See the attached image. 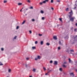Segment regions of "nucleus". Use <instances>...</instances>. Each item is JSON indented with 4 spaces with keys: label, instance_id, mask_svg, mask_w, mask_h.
<instances>
[{
    "label": "nucleus",
    "instance_id": "obj_25",
    "mask_svg": "<svg viewBox=\"0 0 77 77\" xmlns=\"http://www.w3.org/2000/svg\"><path fill=\"white\" fill-rule=\"evenodd\" d=\"M63 67H64V68H65L66 67V66H65V65H63Z\"/></svg>",
    "mask_w": 77,
    "mask_h": 77
},
{
    "label": "nucleus",
    "instance_id": "obj_16",
    "mask_svg": "<svg viewBox=\"0 0 77 77\" xmlns=\"http://www.w3.org/2000/svg\"><path fill=\"white\" fill-rule=\"evenodd\" d=\"M50 71H51V70L50 71H49L47 73H45V75H48V73L50 72Z\"/></svg>",
    "mask_w": 77,
    "mask_h": 77
},
{
    "label": "nucleus",
    "instance_id": "obj_52",
    "mask_svg": "<svg viewBox=\"0 0 77 77\" xmlns=\"http://www.w3.org/2000/svg\"><path fill=\"white\" fill-rule=\"evenodd\" d=\"M29 77H32V76H30Z\"/></svg>",
    "mask_w": 77,
    "mask_h": 77
},
{
    "label": "nucleus",
    "instance_id": "obj_8",
    "mask_svg": "<svg viewBox=\"0 0 77 77\" xmlns=\"http://www.w3.org/2000/svg\"><path fill=\"white\" fill-rule=\"evenodd\" d=\"M22 3H18V5L19 6H21V5H22Z\"/></svg>",
    "mask_w": 77,
    "mask_h": 77
},
{
    "label": "nucleus",
    "instance_id": "obj_14",
    "mask_svg": "<svg viewBox=\"0 0 77 77\" xmlns=\"http://www.w3.org/2000/svg\"><path fill=\"white\" fill-rule=\"evenodd\" d=\"M69 10V9L68 8H67L66 9V11H68V10Z\"/></svg>",
    "mask_w": 77,
    "mask_h": 77
},
{
    "label": "nucleus",
    "instance_id": "obj_49",
    "mask_svg": "<svg viewBox=\"0 0 77 77\" xmlns=\"http://www.w3.org/2000/svg\"><path fill=\"white\" fill-rule=\"evenodd\" d=\"M22 9H22L20 11V12H21V11H22Z\"/></svg>",
    "mask_w": 77,
    "mask_h": 77
},
{
    "label": "nucleus",
    "instance_id": "obj_50",
    "mask_svg": "<svg viewBox=\"0 0 77 77\" xmlns=\"http://www.w3.org/2000/svg\"><path fill=\"white\" fill-rule=\"evenodd\" d=\"M75 26H77V23L75 24Z\"/></svg>",
    "mask_w": 77,
    "mask_h": 77
},
{
    "label": "nucleus",
    "instance_id": "obj_13",
    "mask_svg": "<svg viewBox=\"0 0 77 77\" xmlns=\"http://www.w3.org/2000/svg\"><path fill=\"white\" fill-rule=\"evenodd\" d=\"M33 71V72H35L36 71V69H34L33 70H32Z\"/></svg>",
    "mask_w": 77,
    "mask_h": 77
},
{
    "label": "nucleus",
    "instance_id": "obj_30",
    "mask_svg": "<svg viewBox=\"0 0 77 77\" xmlns=\"http://www.w3.org/2000/svg\"><path fill=\"white\" fill-rule=\"evenodd\" d=\"M51 3H53V0H51Z\"/></svg>",
    "mask_w": 77,
    "mask_h": 77
},
{
    "label": "nucleus",
    "instance_id": "obj_3",
    "mask_svg": "<svg viewBox=\"0 0 77 77\" xmlns=\"http://www.w3.org/2000/svg\"><path fill=\"white\" fill-rule=\"evenodd\" d=\"M53 38L54 39H55V40H57V36H53Z\"/></svg>",
    "mask_w": 77,
    "mask_h": 77
},
{
    "label": "nucleus",
    "instance_id": "obj_1",
    "mask_svg": "<svg viewBox=\"0 0 77 77\" xmlns=\"http://www.w3.org/2000/svg\"><path fill=\"white\" fill-rule=\"evenodd\" d=\"M69 13L70 14L69 17V18H70L72 17V14H73V13H72V10H71V12H69Z\"/></svg>",
    "mask_w": 77,
    "mask_h": 77
},
{
    "label": "nucleus",
    "instance_id": "obj_26",
    "mask_svg": "<svg viewBox=\"0 0 77 77\" xmlns=\"http://www.w3.org/2000/svg\"><path fill=\"white\" fill-rule=\"evenodd\" d=\"M42 20H44V19H45V18H44V17H42Z\"/></svg>",
    "mask_w": 77,
    "mask_h": 77
},
{
    "label": "nucleus",
    "instance_id": "obj_38",
    "mask_svg": "<svg viewBox=\"0 0 77 77\" xmlns=\"http://www.w3.org/2000/svg\"><path fill=\"white\" fill-rule=\"evenodd\" d=\"M17 38V36H15L14 37V39H16Z\"/></svg>",
    "mask_w": 77,
    "mask_h": 77
},
{
    "label": "nucleus",
    "instance_id": "obj_20",
    "mask_svg": "<svg viewBox=\"0 0 77 77\" xmlns=\"http://www.w3.org/2000/svg\"><path fill=\"white\" fill-rule=\"evenodd\" d=\"M26 22V21H24L22 23V24H24V23H25V22Z\"/></svg>",
    "mask_w": 77,
    "mask_h": 77
},
{
    "label": "nucleus",
    "instance_id": "obj_46",
    "mask_svg": "<svg viewBox=\"0 0 77 77\" xmlns=\"http://www.w3.org/2000/svg\"><path fill=\"white\" fill-rule=\"evenodd\" d=\"M51 9L52 10H54V8L53 7L51 8Z\"/></svg>",
    "mask_w": 77,
    "mask_h": 77
},
{
    "label": "nucleus",
    "instance_id": "obj_17",
    "mask_svg": "<svg viewBox=\"0 0 77 77\" xmlns=\"http://www.w3.org/2000/svg\"><path fill=\"white\" fill-rule=\"evenodd\" d=\"M46 45H50V43H46Z\"/></svg>",
    "mask_w": 77,
    "mask_h": 77
},
{
    "label": "nucleus",
    "instance_id": "obj_12",
    "mask_svg": "<svg viewBox=\"0 0 77 77\" xmlns=\"http://www.w3.org/2000/svg\"><path fill=\"white\" fill-rule=\"evenodd\" d=\"M26 1L28 3H30V0H27Z\"/></svg>",
    "mask_w": 77,
    "mask_h": 77
},
{
    "label": "nucleus",
    "instance_id": "obj_58",
    "mask_svg": "<svg viewBox=\"0 0 77 77\" xmlns=\"http://www.w3.org/2000/svg\"><path fill=\"white\" fill-rule=\"evenodd\" d=\"M76 2H77V1H76Z\"/></svg>",
    "mask_w": 77,
    "mask_h": 77
},
{
    "label": "nucleus",
    "instance_id": "obj_36",
    "mask_svg": "<svg viewBox=\"0 0 77 77\" xmlns=\"http://www.w3.org/2000/svg\"><path fill=\"white\" fill-rule=\"evenodd\" d=\"M19 29V26H17V28H16V29Z\"/></svg>",
    "mask_w": 77,
    "mask_h": 77
},
{
    "label": "nucleus",
    "instance_id": "obj_27",
    "mask_svg": "<svg viewBox=\"0 0 77 77\" xmlns=\"http://www.w3.org/2000/svg\"><path fill=\"white\" fill-rule=\"evenodd\" d=\"M43 69L44 70V71H46V69H45V67H43Z\"/></svg>",
    "mask_w": 77,
    "mask_h": 77
},
{
    "label": "nucleus",
    "instance_id": "obj_47",
    "mask_svg": "<svg viewBox=\"0 0 77 77\" xmlns=\"http://www.w3.org/2000/svg\"><path fill=\"white\" fill-rule=\"evenodd\" d=\"M32 21H35V20L34 19H32Z\"/></svg>",
    "mask_w": 77,
    "mask_h": 77
},
{
    "label": "nucleus",
    "instance_id": "obj_40",
    "mask_svg": "<svg viewBox=\"0 0 77 77\" xmlns=\"http://www.w3.org/2000/svg\"><path fill=\"white\" fill-rule=\"evenodd\" d=\"M57 2H60V0H57Z\"/></svg>",
    "mask_w": 77,
    "mask_h": 77
},
{
    "label": "nucleus",
    "instance_id": "obj_51",
    "mask_svg": "<svg viewBox=\"0 0 77 77\" xmlns=\"http://www.w3.org/2000/svg\"><path fill=\"white\" fill-rule=\"evenodd\" d=\"M26 11H27V10H28V9L26 8Z\"/></svg>",
    "mask_w": 77,
    "mask_h": 77
},
{
    "label": "nucleus",
    "instance_id": "obj_28",
    "mask_svg": "<svg viewBox=\"0 0 77 77\" xmlns=\"http://www.w3.org/2000/svg\"><path fill=\"white\" fill-rule=\"evenodd\" d=\"M59 70L60 71H62V68H60Z\"/></svg>",
    "mask_w": 77,
    "mask_h": 77
},
{
    "label": "nucleus",
    "instance_id": "obj_53",
    "mask_svg": "<svg viewBox=\"0 0 77 77\" xmlns=\"http://www.w3.org/2000/svg\"><path fill=\"white\" fill-rule=\"evenodd\" d=\"M75 71H76V72H77V69H76L75 70Z\"/></svg>",
    "mask_w": 77,
    "mask_h": 77
},
{
    "label": "nucleus",
    "instance_id": "obj_29",
    "mask_svg": "<svg viewBox=\"0 0 77 77\" xmlns=\"http://www.w3.org/2000/svg\"><path fill=\"white\" fill-rule=\"evenodd\" d=\"M29 9H33V8L32 7H30L29 8Z\"/></svg>",
    "mask_w": 77,
    "mask_h": 77
},
{
    "label": "nucleus",
    "instance_id": "obj_19",
    "mask_svg": "<svg viewBox=\"0 0 77 77\" xmlns=\"http://www.w3.org/2000/svg\"><path fill=\"white\" fill-rule=\"evenodd\" d=\"M29 33H30V34H31L32 33V31H31V30H29Z\"/></svg>",
    "mask_w": 77,
    "mask_h": 77
},
{
    "label": "nucleus",
    "instance_id": "obj_10",
    "mask_svg": "<svg viewBox=\"0 0 77 77\" xmlns=\"http://www.w3.org/2000/svg\"><path fill=\"white\" fill-rule=\"evenodd\" d=\"M44 43V42H43V41H42L41 42L40 44L41 45H43V43Z\"/></svg>",
    "mask_w": 77,
    "mask_h": 77
},
{
    "label": "nucleus",
    "instance_id": "obj_24",
    "mask_svg": "<svg viewBox=\"0 0 77 77\" xmlns=\"http://www.w3.org/2000/svg\"><path fill=\"white\" fill-rule=\"evenodd\" d=\"M35 44H38V42L37 41H36L35 42Z\"/></svg>",
    "mask_w": 77,
    "mask_h": 77
},
{
    "label": "nucleus",
    "instance_id": "obj_21",
    "mask_svg": "<svg viewBox=\"0 0 77 77\" xmlns=\"http://www.w3.org/2000/svg\"><path fill=\"white\" fill-rule=\"evenodd\" d=\"M38 35H39V36H42V34H39Z\"/></svg>",
    "mask_w": 77,
    "mask_h": 77
},
{
    "label": "nucleus",
    "instance_id": "obj_4",
    "mask_svg": "<svg viewBox=\"0 0 77 77\" xmlns=\"http://www.w3.org/2000/svg\"><path fill=\"white\" fill-rule=\"evenodd\" d=\"M70 74V75L71 76H74V73H71Z\"/></svg>",
    "mask_w": 77,
    "mask_h": 77
},
{
    "label": "nucleus",
    "instance_id": "obj_43",
    "mask_svg": "<svg viewBox=\"0 0 77 77\" xmlns=\"http://www.w3.org/2000/svg\"><path fill=\"white\" fill-rule=\"evenodd\" d=\"M74 31L75 32H76V31H77V29H75Z\"/></svg>",
    "mask_w": 77,
    "mask_h": 77
},
{
    "label": "nucleus",
    "instance_id": "obj_45",
    "mask_svg": "<svg viewBox=\"0 0 77 77\" xmlns=\"http://www.w3.org/2000/svg\"><path fill=\"white\" fill-rule=\"evenodd\" d=\"M42 3H43V2H40V5H42Z\"/></svg>",
    "mask_w": 77,
    "mask_h": 77
},
{
    "label": "nucleus",
    "instance_id": "obj_31",
    "mask_svg": "<svg viewBox=\"0 0 77 77\" xmlns=\"http://www.w3.org/2000/svg\"><path fill=\"white\" fill-rule=\"evenodd\" d=\"M70 51L71 52H74V50H70Z\"/></svg>",
    "mask_w": 77,
    "mask_h": 77
},
{
    "label": "nucleus",
    "instance_id": "obj_6",
    "mask_svg": "<svg viewBox=\"0 0 77 77\" xmlns=\"http://www.w3.org/2000/svg\"><path fill=\"white\" fill-rule=\"evenodd\" d=\"M8 72L9 73H11V69H8Z\"/></svg>",
    "mask_w": 77,
    "mask_h": 77
},
{
    "label": "nucleus",
    "instance_id": "obj_23",
    "mask_svg": "<svg viewBox=\"0 0 77 77\" xmlns=\"http://www.w3.org/2000/svg\"><path fill=\"white\" fill-rule=\"evenodd\" d=\"M46 2L45 1H44L43 2V3H46Z\"/></svg>",
    "mask_w": 77,
    "mask_h": 77
},
{
    "label": "nucleus",
    "instance_id": "obj_9",
    "mask_svg": "<svg viewBox=\"0 0 77 77\" xmlns=\"http://www.w3.org/2000/svg\"><path fill=\"white\" fill-rule=\"evenodd\" d=\"M3 64L2 63L0 62V66H3Z\"/></svg>",
    "mask_w": 77,
    "mask_h": 77
},
{
    "label": "nucleus",
    "instance_id": "obj_18",
    "mask_svg": "<svg viewBox=\"0 0 77 77\" xmlns=\"http://www.w3.org/2000/svg\"><path fill=\"white\" fill-rule=\"evenodd\" d=\"M59 20L60 21H61V22H62V18H59Z\"/></svg>",
    "mask_w": 77,
    "mask_h": 77
},
{
    "label": "nucleus",
    "instance_id": "obj_11",
    "mask_svg": "<svg viewBox=\"0 0 77 77\" xmlns=\"http://www.w3.org/2000/svg\"><path fill=\"white\" fill-rule=\"evenodd\" d=\"M40 13L41 14H44V11L42 10L40 11Z\"/></svg>",
    "mask_w": 77,
    "mask_h": 77
},
{
    "label": "nucleus",
    "instance_id": "obj_33",
    "mask_svg": "<svg viewBox=\"0 0 77 77\" xmlns=\"http://www.w3.org/2000/svg\"><path fill=\"white\" fill-rule=\"evenodd\" d=\"M26 59L27 60H28L29 59V58H26Z\"/></svg>",
    "mask_w": 77,
    "mask_h": 77
},
{
    "label": "nucleus",
    "instance_id": "obj_56",
    "mask_svg": "<svg viewBox=\"0 0 77 77\" xmlns=\"http://www.w3.org/2000/svg\"><path fill=\"white\" fill-rule=\"evenodd\" d=\"M22 9H23V8H22Z\"/></svg>",
    "mask_w": 77,
    "mask_h": 77
},
{
    "label": "nucleus",
    "instance_id": "obj_35",
    "mask_svg": "<svg viewBox=\"0 0 77 77\" xmlns=\"http://www.w3.org/2000/svg\"><path fill=\"white\" fill-rule=\"evenodd\" d=\"M58 50H60V47H58Z\"/></svg>",
    "mask_w": 77,
    "mask_h": 77
},
{
    "label": "nucleus",
    "instance_id": "obj_32",
    "mask_svg": "<svg viewBox=\"0 0 77 77\" xmlns=\"http://www.w3.org/2000/svg\"><path fill=\"white\" fill-rule=\"evenodd\" d=\"M37 57L38 59H40V56H38Z\"/></svg>",
    "mask_w": 77,
    "mask_h": 77
},
{
    "label": "nucleus",
    "instance_id": "obj_2",
    "mask_svg": "<svg viewBox=\"0 0 77 77\" xmlns=\"http://www.w3.org/2000/svg\"><path fill=\"white\" fill-rule=\"evenodd\" d=\"M75 18V17H71V18H70V20L72 22L74 21V20Z\"/></svg>",
    "mask_w": 77,
    "mask_h": 77
},
{
    "label": "nucleus",
    "instance_id": "obj_7",
    "mask_svg": "<svg viewBox=\"0 0 77 77\" xmlns=\"http://www.w3.org/2000/svg\"><path fill=\"white\" fill-rule=\"evenodd\" d=\"M32 50H35V49H36V47H32Z\"/></svg>",
    "mask_w": 77,
    "mask_h": 77
},
{
    "label": "nucleus",
    "instance_id": "obj_37",
    "mask_svg": "<svg viewBox=\"0 0 77 77\" xmlns=\"http://www.w3.org/2000/svg\"><path fill=\"white\" fill-rule=\"evenodd\" d=\"M50 63H53V61H52V60L50 61Z\"/></svg>",
    "mask_w": 77,
    "mask_h": 77
},
{
    "label": "nucleus",
    "instance_id": "obj_48",
    "mask_svg": "<svg viewBox=\"0 0 77 77\" xmlns=\"http://www.w3.org/2000/svg\"><path fill=\"white\" fill-rule=\"evenodd\" d=\"M45 1H46L47 2H48V0H45Z\"/></svg>",
    "mask_w": 77,
    "mask_h": 77
},
{
    "label": "nucleus",
    "instance_id": "obj_55",
    "mask_svg": "<svg viewBox=\"0 0 77 77\" xmlns=\"http://www.w3.org/2000/svg\"><path fill=\"white\" fill-rule=\"evenodd\" d=\"M25 15H27V14H25Z\"/></svg>",
    "mask_w": 77,
    "mask_h": 77
},
{
    "label": "nucleus",
    "instance_id": "obj_44",
    "mask_svg": "<svg viewBox=\"0 0 77 77\" xmlns=\"http://www.w3.org/2000/svg\"><path fill=\"white\" fill-rule=\"evenodd\" d=\"M66 63H67V62H65L64 63V64H66Z\"/></svg>",
    "mask_w": 77,
    "mask_h": 77
},
{
    "label": "nucleus",
    "instance_id": "obj_41",
    "mask_svg": "<svg viewBox=\"0 0 77 77\" xmlns=\"http://www.w3.org/2000/svg\"><path fill=\"white\" fill-rule=\"evenodd\" d=\"M59 44H60V45L61 44V42H60V41H59Z\"/></svg>",
    "mask_w": 77,
    "mask_h": 77
},
{
    "label": "nucleus",
    "instance_id": "obj_42",
    "mask_svg": "<svg viewBox=\"0 0 77 77\" xmlns=\"http://www.w3.org/2000/svg\"><path fill=\"white\" fill-rule=\"evenodd\" d=\"M28 66V65H27V64H25L26 67H27Z\"/></svg>",
    "mask_w": 77,
    "mask_h": 77
},
{
    "label": "nucleus",
    "instance_id": "obj_5",
    "mask_svg": "<svg viewBox=\"0 0 77 77\" xmlns=\"http://www.w3.org/2000/svg\"><path fill=\"white\" fill-rule=\"evenodd\" d=\"M54 65H57V61H55L54 62Z\"/></svg>",
    "mask_w": 77,
    "mask_h": 77
},
{
    "label": "nucleus",
    "instance_id": "obj_54",
    "mask_svg": "<svg viewBox=\"0 0 77 77\" xmlns=\"http://www.w3.org/2000/svg\"><path fill=\"white\" fill-rule=\"evenodd\" d=\"M75 9H76V7H75Z\"/></svg>",
    "mask_w": 77,
    "mask_h": 77
},
{
    "label": "nucleus",
    "instance_id": "obj_57",
    "mask_svg": "<svg viewBox=\"0 0 77 77\" xmlns=\"http://www.w3.org/2000/svg\"><path fill=\"white\" fill-rule=\"evenodd\" d=\"M76 37H77V35L76 36Z\"/></svg>",
    "mask_w": 77,
    "mask_h": 77
},
{
    "label": "nucleus",
    "instance_id": "obj_34",
    "mask_svg": "<svg viewBox=\"0 0 77 77\" xmlns=\"http://www.w3.org/2000/svg\"><path fill=\"white\" fill-rule=\"evenodd\" d=\"M38 59V58H35V60H37Z\"/></svg>",
    "mask_w": 77,
    "mask_h": 77
},
{
    "label": "nucleus",
    "instance_id": "obj_39",
    "mask_svg": "<svg viewBox=\"0 0 77 77\" xmlns=\"http://www.w3.org/2000/svg\"><path fill=\"white\" fill-rule=\"evenodd\" d=\"M2 51H3L4 50V49L3 48H1Z\"/></svg>",
    "mask_w": 77,
    "mask_h": 77
},
{
    "label": "nucleus",
    "instance_id": "obj_15",
    "mask_svg": "<svg viewBox=\"0 0 77 77\" xmlns=\"http://www.w3.org/2000/svg\"><path fill=\"white\" fill-rule=\"evenodd\" d=\"M69 62L70 63H71V59H70V58L69 59Z\"/></svg>",
    "mask_w": 77,
    "mask_h": 77
},
{
    "label": "nucleus",
    "instance_id": "obj_22",
    "mask_svg": "<svg viewBox=\"0 0 77 77\" xmlns=\"http://www.w3.org/2000/svg\"><path fill=\"white\" fill-rule=\"evenodd\" d=\"M4 3H7V1H4Z\"/></svg>",
    "mask_w": 77,
    "mask_h": 77
}]
</instances>
